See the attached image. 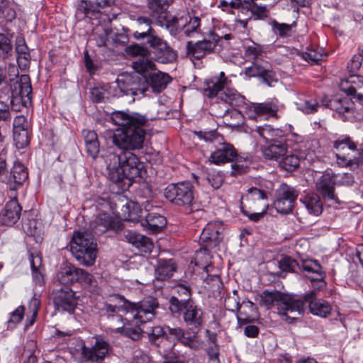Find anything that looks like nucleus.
<instances>
[{
    "instance_id": "nucleus-12",
    "label": "nucleus",
    "mask_w": 363,
    "mask_h": 363,
    "mask_svg": "<svg viewBox=\"0 0 363 363\" xmlns=\"http://www.w3.org/2000/svg\"><path fill=\"white\" fill-rule=\"evenodd\" d=\"M53 303L55 311L64 313L68 311V264L64 261L54 278Z\"/></svg>"
},
{
    "instance_id": "nucleus-53",
    "label": "nucleus",
    "mask_w": 363,
    "mask_h": 363,
    "mask_svg": "<svg viewBox=\"0 0 363 363\" xmlns=\"http://www.w3.org/2000/svg\"><path fill=\"white\" fill-rule=\"evenodd\" d=\"M269 17V11L266 6H260L252 1V18L255 20H266Z\"/></svg>"
},
{
    "instance_id": "nucleus-27",
    "label": "nucleus",
    "mask_w": 363,
    "mask_h": 363,
    "mask_svg": "<svg viewBox=\"0 0 363 363\" xmlns=\"http://www.w3.org/2000/svg\"><path fill=\"white\" fill-rule=\"evenodd\" d=\"M28 173L27 169L18 162L13 164L9 174H7V182L4 183L12 184H14V187H11V190H15L17 186H21L23 183L28 179Z\"/></svg>"
},
{
    "instance_id": "nucleus-56",
    "label": "nucleus",
    "mask_w": 363,
    "mask_h": 363,
    "mask_svg": "<svg viewBox=\"0 0 363 363\" xmlns=\"http://www.w3.org/2000/svg\"><path fill=\"white\" fill-rule=\"evenodd\" d=\"M61 156L60 155L57 158V160L54 162V167L57 172V175L55 177V181L59 184L60 189H65V184L62 180V173L65 172L67 169V164L65 162H62L60 160Z\"/></svg>"
},
{
    "instance_id": "nucleus-48",
    "label": "nucleus",
    "mask_w": 363,
    "mask_h": 363,
    "mask_svg": "<svg viewBox=\"0 0 363 363\" xmlns=\"http://www.w3.org/2000/svg\"><path fill=\"white\" fill-rule=\"evenodd\" d=\"M259 82L268 86H274L279 82V78L276 72L270 69L264 67L263 72L259 79Z\"/></svg>"
},
{
    "instance_id": "nucleus-42",
    "label": "nucleus",
    "mask_w": 363,
    "mask_h": 363,
    "mask_svg": "<svg viewBox=\"0 0 363 363\" xmlns=\"http://www.w3.org/2000/svg\"><path fill=\"white\" fill-rule=\"evenodd\" d=\"M69 281L89 284L91 281L92 276L84 269L77 268L69 264Z\"/></svg>"
},
{
    "instance_id": "nucleus-1",
    "label": "nucleus",
    "mask_w": 363,
    "mask_h": 363,
    "mask_svg": "<svg viewBox=\"0 0 363 363\" xmlns=\"http://www.w3.org/2000/svg\"><path fill=\"white\" fill-rule=\"evenodd\" d=\"M111 120L121 128L112 136L113 143L118 147L140 150L143 147L150 118L138 112L116 111L112 113Z\"/></svg>"
},
{
    "instance_id": "nucleus-34",
    "label": "nucleus",
    "mask_w": 363,
    "mask_h": 363,
    "mask_svg": "<svg viewBox=\"0 0 363 363\" xmlns=\"http://www.w3.org/2000/svg\"><path fill=\"white\" fill-rule=\"evenodd\" d=\"M308 212L313 216H318L323 212V203L320 198L315 194H309L301 199Z\"/></svg>"
},
{
    "instance_id": "nucleus-13",
    "label": "nucleus",
    "mask_w": 363,
    "mask_h": 363,
    "mask_svg": "<svg viewBox=\"0 0 363 363\" xmlns=\"http://www.w3.org/2000/svg\"><path fill=\"white\" fill-rule=\"evenodd\" d=\"M164 195L176 206H189L194 199V185L189 181L172 183L164 189Z\"/></svg>"
},
{
    "instance_id": "nucleus-59",
    "label": "nucleus",
    "mask_w": 363,
    "mask_h": 363,
    "mask_svg": "<svg viewBox=\"0 0 363 363\" xmlns=\"http://www.w3.org/2000/svg\"><path fill=\"white\" fill-rule=\"evenodd\" d=\"M263 52L264 47L254 42L252 43V45L245 47V55L252 59L258 58L262 56Z\"/></svg>"
},
{
    "instance_id": "nucleus-3",
    "label": "nucleus",
    "mask_w": 363,
    "mask_h": 363,
    "mask_svg": "<svg viewBox=\"0 0 363 363\" xmlns=\"http://www.w3.org/2000/svg\"><path fill=\"white\" fill-rule=\"evenodd\" d=\"M291 126L284 128H274L269 124L256 126L252 130V134L257 135L267 145L262 148L264 157L268 160H277L286 154L288 150L287 138Z\"/></svg>"
},
{
    "instance_id": "nucleus-23",
    "label": "nucleus",
    "mask_w": 363,
    "mask_h": 363,
    "mask_svg": "<svg viewBox=\"0 0 363 363\" xmlns=\"http://www.w3.org/2000/svg\"><path fill=\"white\" fill-rule=\"evenodd\" d=\"M174 0H147V7L152 20L156 23H164L167 12Z\"/></svg>"
},
{
    "instance_id": "nucleus-22",
    "label": "nucleus",
    "mask_w": 363,
    "mask_h": 363,
    "mask_svg": "<svg viewBox=\"0 0 363 363\" xmlns=\"http://www.w3.org/2000/svg\"><path fill=\"white\" fill-rule=\"evenodd\" d=\"M123 235L127 242L142 252H151L154 247L153 242L149 238L135 230H126L123 232Z\"/></svg>"
},
{
    "instance_id": "nucleus-62",
    "label": "nucleus",
    "mask_w": 363,
    "mask_h": 363,
    "mask_svg": "<svg viewBox=\"0 0 363 363\" xmlns=\"http://www.w3.org/2000/svg\"><path fill=\"white\" fill-rule=\"evenodd\" d=\"M127 54L130 56H145L149 53L148 50L146 48L140 46L137 44L130 45L126 48L125 50Z\"/></svg>"
},
{
    "instance_id": "nucleus-30",
    "label": "nucleus",
    "mask_w": 363,
    "mask_h": 363,
    "mask_svg": "<svg viewBox=\"0 0 363 363\" xmlns=\"http://www.w3.org/2000/svg\"><path fill=\"white\" fill-rule=\"evenodd\" d=\"M176 269V264L172 259H160L155 269V278L161 281L168 279L173 275Z\"/></svg>"
},
{
    "instance_id": "nucleus-52",
    "label": "nucleus",
    "mask_w": 363,
    "mask_h": 363,
    "mask_svg": "<svg viewBox=\"0 0 363 363\" xmlns=\"http://www.w3.org/2000/svg\"><path fill=\"white\" fill-rule=\"evenodd\" d=\"M279 267L282 272H295L299 269L298 263L294 259L285 256L279 262Z\"/></svg>"
},
{
    "instance_id": "nucleus-15",
    "label": "nucleus",
    "mask_w": 363,
    "mask_h": 363,
    "mask_svg": "<svg viewBox=\"0 0 363 363\" xmlns=\"http://www.w3.org/2000/svg\"><path fill=\"white\" fill-rule=\"evenodd\" d=\"M22 207L16 198L11 199L6 203L0 212V225L12 226L19 220Z\"/></svg>"
},
{
    "instance_id": "nucleus-36",
    "label": "nucleus",
    "mask_w": 363,
    "mask_h": 363,
    "mask_svg": "<svg viewBox=\"0 0 363 363\" xmlns=\"http://www.w3.org/2000/svg\"><path fill=\"white\" fill-rule=\"evenodd\" d=\"M187 17H173L171 20L164 19V23H156L161 27L165 26L172 35H177L180 31L184 30L186 24Z\"/></svg>"
},
{
    "instance_id": "nucleus-33",
    "label": "nucleus",
    "mask_w": 363,
    "mask_h": 363,
    "mask_svg": "<svg viewBox=\"0 0 363 363\" xmlns=\"http://www.w3.org/2000/svg\"><path fill=\"white\" fill-rule=\"evenodd\" d=\"M252 1L240 0L237 6L235 21L244 28H247L248 21L252 19Z\"/></svg>"
},
{
    "instance_id": "nucleus-32",
    "label": "nucleus",
    "mask_w": 363,
    "mask_h": 363,
    "mask_svg": "<svg viewBox=\"0 0 363 363\" xmlns=\"http://www.w3.org/2000/svg\"><path fill=\"white\" fill-rule=\"evenodd\" d=\"M303 270L312 274L308 279L312 281L323 282L325 273L323 271L321 265L316 260H306L302 263Z\"/></svg>"
},
{
    "instance_id": "nucleus-63",
    "label": "nucleus",
    "mask_w": 363,
    "mask_h": 363,
    "mask_svg": "<svg viewBox=\"0 0 363 363\" xmlns=\"http://www.w3.org/2000/svg\"><path fill=\"white\" fill-rule=\"evenodd\" d=\"M25 308L23 306H18L14 311L11 313V317L8 320L9 327L11 326V324H13L14 325L17 323H19L22 321L24 315Z\"/></svg>"
},
{
    "instance_id": "nucleus-2",
    "label": "nucleus",
    "mask_w": 363,
    "mask_h": 363,
    "mask_svg": "<svg viewBox=\"0 0 363 363\" xmlns=\"http://www.w3.org/2000/svg\"><path fill=\"white\" fill-rule=\"evenodd\" d=\"M131 150L118 148L116 151H108L104 156L108 178L121 191L128 189L133 179L143 177L145 173V163Z\"/></svg>"
},
{
    "instance_id": "nucleus-57",
    "label": "nucleus",
    "mask_w": 363,
    "mask_h": 363,
    "mask_svg": "<svg viewBox=\"0 0 363 363\" xmlns=\"http://www.w3.org/2000/svg\"><path fill=\"white\" fill-rule=\"evenodd\" d=\"M183 16L188 18L184 28V33L186 35L190 36L192 33L197 31L200 26L201 20L199 17H191L189 14Z\"/></svg>"
},
{
    "instance_id": "nucleus-61",
    "label": "nucleus",
    "mask_w": 363,
    "mask_h": 363,
    "mask_svg": "<svg viewBox=\"0 0 363 363\" xmlns=\"http://www.w3.org/2000/svg\"><path fill=\"white\" fill-rule=\"evenodd\" d=\"M264 67L256 63L252 62V65L245 69V74L248 77H256L258 79L260 77L263 72V69Z\"/></svg>"
},
{
    "instance_id": "nucleus-26",
    "label": "nucleus",
    "mask_w": 363,
    "mask_h": 363,
    "mask_svg": "<svg viewBox=\"0 0 363 363\" xmlns=\"http://www.w3.org/2000/svg\"><path fill=\"white\" fill-rule=\"evenodd\" d=\"M248 115L250 118L264 117L268 118L274 116L277 112V106L272 103H254L248 106Z\"/></svg>"
},
{
    "instance_id": "nucleus-9",
    "label": "nucleus",
    "mask_w": 363,
    "mask_h": 363,
    "mask_svg": "<svg viewBox=\"0 0 363 363\" xmlns=\"http://www.w3.org/2000/svg\"><path fill=\"white\" fill-rule=\"evenodd\" d=\"M118 303H124L126 314L130 315L135 325L145 323L152 320L156 315L159 303L156 298L147 297L138 303H132L119 294L111 296Z\"/></svg>"
},
{
    "instance_id": "nucleus-6",
    "label": "nucleus",
    "mask_w": 363,
    "mask_h": 363,
    "mask_svg": "<svg viewBox=\"0 0 363 363\" xmlns=\"http://www.w3.org/2000/svg\"><path fill=\"white\" fill-rule=\"evenodd\" d=\"M259 304L267 308L277 306L278 314L281 318L291 323L296 317H291L289 313L301 314L303 311V302L291 295L278 291H269L264 290L259 296Z\"/></svg>"
},
{
    "instance_id": "nucleus-11",
    "label": "nucleus",
    "mask_w": 363,
    "mask_h": 363,
    "mask_svg": "<svg viewBox=\"0 0 363 363\" xmlns=\"http://www.w3.org/2000/svg\"><path fill=\"white\" fill-rule=\"evenodd\" d=\"M169 308L174 315H182L185 324L191 329L198 328L203 324V311L194 301L182 302L170 298Z\"/></svg>"
},
{
    "instance_id": "nucleus-4",
    "label": "nucleus",
    "mask_w": 363,
    "mask_h": 363,
    "mask_svg": "<svg viewBox=\"0 0 363 363\" xmlns=\"http://www.w3.org/2000/svg\"><path fill=\"white\" fill-rule=\"evenodd\" d=\"M151 21L147 17H139L138 24H145L147 30H136L133 33L135 39L140 40L146 39L147 43L152 48L154 59L159 63L169 64L176 61L177 52L172 48L166 41L160 38L155 30L150 26Z\"/></svg>"
},
{
    "instance_id": "nucleus-10",
    "label": "nucleus",
    "mask_w": 363,
    "mask_h": 363,
    "mask_svg": "<svg viewBox=\"0 0 363 363\" xmlns=\"http://www.w3.org/2000/svg\"><path fill=\"white\" fill-rule=\"evenodd\" d=\"M69 245L72 254L81 264L86 267L94 264L98 254L97 243L91 234L75 233Z\"/></svg>"
},
{
    "instance_id": "nucleus-37",
    "label": "nucleus",
    "mask_w": 363,
    "mask_h": 363,
    "mask_svg": "<svg viewBox=\"0 0 363 363\" xmlns=\"http://www.w3.org/2000/svg\"><path fill=\"white\" fill-rule=\"evenodd\" d=\"M116 318L118 320L123 323L122 327H118L116 329L117 333H121L133 340H139L141 337L142 333H145V331L140 328V324L136 325L135 328H132L129 323H124V319L121 315H116Z\"/></svg>"
},
{
    "instance_id": "nucleus-7",
    "label": "nucleus",
    "mask_w": 363,
    "mask_h": 363,
    "mask_svg": "<svg viewBox=\"0 0 363 363\" xmlns=\"http://www.w3.org/2000/svg\"><path fill=\"white\" fill-rule=\"evenodd\" d=\"M69 354L78 363H101L110 350L109 344L102 338L96 337L95 344L87 347L81 338H69Z\"/></svg>"
},
{
    "instance_id": "nucleus-60",
    "label": "nucleus",
    "mask_w": 363,
    "mask_h": 363,
    "mask_svg": "<svg viewBox=\"0 0 363 363\" xmlns=\"http://www.w3.org/2000/svg\"><path fill=\"white\" fill-rule=\"evenodd\" d=\"M207 181L208 184L214 189H218L223 184V175L220 172H209L207 174Z\"/></svg>"
},
{
    "instance_id": "nucleus-38",
    "label": "nucleus",
    "mask_w": 363,
    "mask_h": 363,
    "mask_svg": "<svg viewBox=\"0 0 363 363\" xmlns=\"http://www.w3.org/2000/svg\"><path fill=\"white\" fill-rule=\"evenodd\" d=\"M363 84V77L360 75L351 74L347 79L342 80L340 84V89L347 95H353L358 87Z\"/></svg>"
},
{
    "instance_id": "nucleus-47",
    "label": "nucleus",
    "mask_w": 363,
    "mask_h": 363,
    "mask_svg": "<svg viewBox=\"0 0 363 363\" xmlns=\"http://www.w3.org/2000/svg\"><path fill=\"white\" fill-rule=\"evenodd\" d=\"M241 305L237 290L233 291V294H228L224 299V307L226 310L235 312L240 310Z\"/></svg>"
},
{
    "instance_id": "nucleus-28",
    "label": "nucleus",
    "mask_w": 363,
    "mask_h": 363,
    "mask_svg": "<svg viewBox=\"0 0 363 363\" xmlns=\"http://www.w3.org/2000/svg\"><path fill=\"white\" fill-rule=\"evenodd\" d=\"M32 277L35 284L40 286L45 284L44 267L42 264V257L38 252H29Z\"/></svg>"
},
{
    "instance_id": "nucleus-55",
    "label": "nucleus",
    "mask_w": 363,
    "mask_h": 363,
    "mask_svg": "<svg viewBox=\"0 0 363 363\" xmlns=\"http://www.w3.org/2000/svg\"><path fill=\"white\" fill-rule=\"evenodd\" d=\"M13 140L18 149H23L28 146L30 143L28 130L13 131Z\"/></svg>"
},
{
    "instance_id": "nucleus-35",
    "label": "nucleus",
    "mask_w": 363,
    "mask_h": 363,
    "mask_svg": "<svg viewBox=\"0 0 363 363\" xmlns=\"http://www.w3.org/2000/svg\"><path fill=\"white\" fill-rule=\"evenodd\" d=\"M220 99L231 106L241 107L245 105V98L236 89L226 88L220 95Z\"/></svg>"
},
{
    "instance_id": "nucleus-44",
    "label": "nucleus",
    "mask_w": 363,
    "mask_h": 363,
    "mask_svg": "<svg viewBox=\"0 0 363 363\" xmlns=\"http://www.w3.org/2000/svg\"><path fill=\"white\" fill-rule=\"evenodd\" d=\"M272 31L280 38H288L291 35L292 25L279 23L276 20H270Z\"/></svg>"
},
{
    "instance_id": "nucleus-8",
    "label": "nucleus",
    "mask_w": 363,
    "mask_h": 363,
    "mask_svg": "<svg viewBox=\"0 0 363 363\" xmlns=\"http://www.w3.org/2000/svg\"><path fill=\"white\" fill-rule=\"evenodd\" d=\"M110 89L114 90V96H130L131 101H134L145 95L148 90V82L145 76L123 73L118 77Z\"/></svg>"
},
{
    "instance_id": "nucleus-50",
    "label": "nucleus",
    "mask_w": 363,
    "mask_h": 363,
    "mask_svg": "<svg viewBox=\"0 0 363 363\" xmlns=\"http://www.w3.org/2000/svg\"><path fill=\"white\" fill-rule=\"evenodd\" d=\"M334 148L340 152L345 148H348L351 150H355L357 149V145L351 140L348 136H340L333 143Z\"/></svg>"
},
{
    "instance_id": "nucleus-24",
    "label": "nucleus",
    "mask_w": 363,
    "mask_h": 363,
    "mask_svg": "<svg viewBox=\"0 0 363 363\" xmlns=\"http://www.w3.org/2000/svg\"><path fill=\"white\" fill-rule=\"evenodd\" d=\"M165 217L157 212H149L141 220V225L150 233H157L166 226Z\"/></svg>"
},
{
    "instance_id": "nucleus-17",
    "label": "nucleus",
    "mask_w": 363,
    "mask_h": 363,
    "mask_svg": "<svg viewBox=\"0 0 363 363\" xmlns=\"http://www.w3.org/2000/svg\"><path fill=\"white\" fill-rule=\"evenodd\" d=\"M316 294L315 291H311L304 296L303 299V307L308 304L310 311L315 315L323 318L327 317L331 313L330 304L323 299H316Z\"/></svg>"
},
{
    "instance_id": "nucleus-43",
    "label": "nucleus",
    "mask_w": 363,
    "mask_h": 363,
    "mask_svg": "<svg viewBox=\"0 0 363 363\" xmlns=\"http://www.w3.org/2000/svg\"><path fill=\"white\" fill-rule=\"evenodd\" d=\"M299 157L296 155H285L279 161V166L287 172H292L299 166Z\"/></svg>"
},
{
    "instance_id": "nucleus-20",
    "label": "nucleus",
    "mask_w": 363,
    "mask_h": 363,
    "mask_svg": "<svg viewBox=\"0 0 363 363\" xmlns=\"http://www.w3.org/2000/svg\"><path fill=\"white\" fill-rule=\"evenodd\" d=\"M335 182L329 174H325L318 179L315 187L325 200L339 204L340 201L335 194Z\"/></svg>"
},
{
    "instance_id": "nucleus-5",
    "label": "nucleus",
    "mask_w": 363,
    "mask_h": 363,
    "mask_svg": "<svg viewBox=\"0 0 363 363\" xmlns=\"http://www.w3.org/2000/svg\"><path fill=\"white\" fill-rule=\"evenodd\" d=\"M31 92L32 86L28 74L9 81L6 77L0 82V99H10L11 108L16 111L31 103Z\"/></svg>"
},
{
    "instance_id": "nucleus-41",
    "label": "nucleus",
    "mask_w": 363,
    "mask_h": 363,
    "mask_svg": "<svg viewBox=\"0 0 363 363\" xmlns=\"http://www.w3.org/2000/svg\"><path fill=\"white\" fill-rule=\"evenodd\" d=\"M223 121L228 127H238L243 123V116L237 109L228 110L223 114Z\"/></svg>"
},
{
    "instance_id": "nucleus-54",
    "label": "nucleus",
    "mask_w": 363,
    "mask_h": 363,
    "mask_svg": "<svg viewBox=\"0 0 363 363\" xmlns=\"http://www.w3.org/2000/svg\"><path fill=\"white\" fill-rule=\"evenodd\" d=\"M179 341L184 345L188 346L194 350H197L200 347L198 337L194 333L184 332Z\"/></svg>"
},
{
    "instance_id": "nucleus-64",
    "label": "nucleus",
    "mask_w": 363,
    "mask_h": 363,
    "mask_svg": "<svg viewBox=\"0 0 363 363\" xmlns=\"http://www.w3.org/2000/svg\"><path fill=\"white\" fill-rule=\"evenodd\" d=\"M149 336L150 342L157 345V340L162 338L164 335V328L161 326H155L151 328L150 331L145 332Z\"/></svg>"
},
{
    "instance_id": "nucleus-46",
    "label": "nucleus",
    "mask_w": 363,
    "mask_h": 363,
    "mask_svg": "<svg viewBox=\"0 0 363 363\" xmlns=\"http://www.w3.org/2000/svg\"><path fill=\"white\" fill-rule=\"evenodd\" d=\"M298 109L306 113H313L318 111V103L315 99H300L296 103Z\"/></svg>"
},
{
    "instance_id": "nucleus-39",
    "label": "nucleus",
    "mask_w": 363,
    "mask_h": 363,
    "mask_svg": "<svg viewBox=\"0 0 363 363\" xmlns=\"http://www.w3.org/2000/svg\"><path fill=\"white\" fill-rule=\"evenodd\" d=\"M133 68L136 72L141 74L140 76H145L147 78L145 74L149 72H153L155 71L156 66L153 61L145 55L139 57L138 60L133 62Z\"/></svg>"
},
{
    "instance_id": "nucleus-19",
    "label": "nucleus",
    "mask_w": 363,
    "mask_h": 363,
    "mask_svg": "<svg viewBox=\"0 0 363 363\" xmlns=\"http://www.w3.org/2000/svg\"><path fill=\"white\" fill-rule=\"evenodd\" d=\"M80 4L77 13H82L86 17L92 18L102 9L110 8L115 4V0H79Z\"/></svg>"
},
{
    "instance_id": "nucleus-14",
    "label": "nucleus",
    "mask_w": 363,
    "mask_h": 363,
    "mask_svg": "<svg viewBox=\"0 0 363 363\" xmlns=\"http://www.w3.org/2000/svg\"><path fill=\"white\" fill-rule=\"evenodd\" d=\"M224 230L221 221L209 222L200 235V242L205 250L216 247L223 240Z\"/></svg>"
},
{
    "instance_id": "nucleus-31",
    "label": "nucleus",
    "mask_w": 363,
    "mask_h": 363,
    "mask_svg": "<svg viewBox=\"0 0 363 363\" xmlns=\"http://www.w3.org/2000/svg\"><path fill=\"white\" fill-rule=\"evenodd\" d=\"M82 136L84 140L86 152L92 158L96 159L100 150L99 142L96 133L94 130H83Z\"/></svg>"
},
{
    "instance_id": "nucleus-49",
    "label": "nucleus",
    "mask_w": 363,
    "mask_h": 363,
    "mask_svg": "<svg viewBox=\"0 0 363 363\" xmlns=\"http://www.w3.org/2000/svg\"><path fill=\"white\" fill-rule=\"evenodd\" d=\"M174 290L177 296H173L171 298H177L179 301H182V302L193 301L191 299V288L189 285L179 284L175 286Z\"/></svg>"
},
{
    "instance_id": "nucleus-16",
    "label": "nucleus",
    "mask_w": 363,
    "mask_h": 363,
    "mask_svg": "<svg viewBox=\"0 0 363 363\" xmlns=\"http://www.w3.org/2000/svg\"><path fill=\"white\" fill-rule=\"evenodd\" d=\"M296 197L297 194L295 190L288 186H285L274 203V208L278 213L282 214L289 213L293 209Z\"/></svg>"
},
{
    "instance_id": "nucleus-51",
    "label": "nucleus",
    "mask_w": 363,
    "mask_h": 363,
    "mask_svg": "<svg viewBox=\"0 0 363 363\" xmlns=\"http://www.w3.org/2000/svg\"><path fill=\"white\" fill-rule=\"evenodd\" d=\"M245 197L249 201L261 202L262 206L263 203H267V196L265 191L256 187L249 189Z\"/></svg>"
},
{
    "instance_id": "nucleus-40",
    "label": "nucleus",
    "mask_w": 363,
    "mask_h": 363,
    "mask_svg": "<svg viewBox=\"0 0 363 363\" xmlns=\"http://www.w3.org/2000/svg\"><path fill=\"white\" fill-rule=\"evenodd\" d=\"M95 223L93 230L96 234L104 233L108 229H114L116 225L113 218L106 213L99 214L95 220Z\"/></svg>"
},
{
    "instance_id": "nucleus-21",
    "label": "nucleus",
    "mask_w": 363,
    "mask_h": 363,
    "mask_svg": "<svg viewBox=\"0 0 363 363\" xmlns=\"http://www.w3.org/2000/svg\"><path fill=\"white\" fill-rule=\"evenodd\" d=\"M227 82L223 72H220L218 76L206 79L203 82V94L208 98L216 97L220 91L224 90Z\"/></svg>"
},
{
    "instance_id": "nucleus-29",
    "label": "nucleus",
    "mask_w": 363,
    "mask_h": 363,
    "mask_svg": "<svg viewBox=\"0 0 363 363\" xmlns=\"http://www.w3.org/2000/svg\"><path fill=\"white\" fill-rule=\"evenodd\" d=\"M148 82V89L150 87L154 92H160L164 89L170 82V77L164 72L160 71L148 73V77H147Z\"/></svg>"
},
{
    "instance_id": "nucleus-18",
    "label": "nucleus",
    "mask_w": 363,
    "mask_h": 363,
    "mask_svg": "<svg viewBox=\"0 0 363 363\" xmlns=\"http://www.w3.org/2000/svg\"><path fill=\"white\" fill-rule=\"evenodd\" d=\"M216 40H213L204 39L193 43L188 41L186 43V53L189 57L195 60H200L211 53L215 48Z\"/></svg>"
},
{
    "instance_id": "nucleus-45",
    "label": "nucleus",
    "mask_w": 363,
    "mask_h": 363,
    "mask_svg": "<svg viewBox=\"0 0 363 363\" xmlns=\"http://www.w3.org/2000/svg\"><path fill=\"white\" fill-rule=\"evenodd\" d=\"M123 216L125 220L133 221L138 218L141 217L143 212L138 211V208L135 203H127L123 206Z\"/></svg>"
},
{
    "instance_id": "nucleus-58",
    "label": "nucleus",
    "mask_w": 363,
    "mask_h": 363,
    "mask_svg": "<svg viewBox=\"0 0 363 363\" xmlns=\"http://www.w3.org/2000/svg\"><path fill=\"white\" fill-rule=\"evenodd\" d=\"M301 57L311 64L318 63L323 60V55L313 48H308L306 51L300 54Z\"/></svg>"
},
{
    "instance_id": "nucleus-25",
    "label": "nucleus",
    "mask_w": 363,
    "mask_h": 363,
    "mask_svg": "<svg viewBox=\"0 0 363 363\" xmlns=\"http://www.w3.org/2000/svg\"><path fill=\"white\" fill-rule=\"evenodd\" d=\"M235 157L236 150L233 145L224 143L211 153L210 160L216 164H220L234 161Z\"/></svg>"
}]
</instances>
